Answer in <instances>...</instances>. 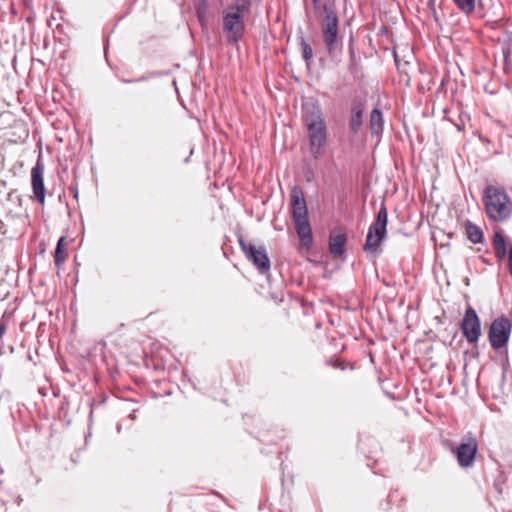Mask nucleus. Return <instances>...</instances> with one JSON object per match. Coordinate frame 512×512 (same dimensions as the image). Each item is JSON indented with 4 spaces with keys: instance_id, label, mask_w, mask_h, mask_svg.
<instances>
[{
    "instance_id": "obj_1",
    "label": "nucleus",
    "mask_w": 512,
    "mask_h": 512,
    "mask_svg": "<svg viewBox=\"0 0 512 512\" xmlns=\"http://www.w3.org/2000/svg\"><path fill=\"white\" fill-rule=\"evenodd\" d=\"M482 202L484 212L492 222H506L512 216V199L503 186L486 185L482 192Z\"/></svg>"
},
{
    "instance_id": "obj_2",
    "label": "nucleus",
    "mask_w": 512,
    "mask_h": 512,
    "mask_svg": "<svg viewBox=\"0 0 512 512\" xmlns=\"http://www.w3.org/2000/svg\"><path fill=\"white\" fill-rule=\"evenodd\" d=\"M303 119L308 130L310 152L314 159H318L323 155L327 142L326 123L320 109L312 104L303 106Z\"/></svg>"
},
{
    "instance_id": "obj_3",
    "label": "nucleus",
    "mask_w": 512,
    "mask_h": 512,
    "mask_svg": "<svg viewBox=\"0 0 512 512\" xmlns=\"http://www.w3.org/2000/svg\"><path fill=\"white\" fill-rule=\"evenodd\" d=\"M292 217L299 238L300 251H308L313 245L312 228L303 192L295 187L291 194Z\"/></svg>"
},
{
    "instance_id": "obj_4",
    "label": "nucleus",
    "mask_w": 512,
    "mask_h": 512,
    "mask_svg": "<svg viewBox=\"0 0 512 512\" xmlns=\"http://www.w3.org/2000/svg\"><path fill=\"white\" fill-rule=\"evenodd\" d=\"M246 11H239L227 7L222 11V30L229 44H237L245 32L244 15Z\"/></svg>"
},
{
    "instance_id": "obj_5",
    "label": "nucleus",
    "mask_w": 512,
    "mask_h": 512,
    "mask_svg": "<svg viewBox=\"0 0 512 512\" xmlns=\"http://www.w3.org/2000/svg\"><path fill=\"white\" fill-rule=\"evenodd\" d=\"M388 223V212L384 204L377 213L375 221L369 227L366 241L364 244V251L367 253L376 252L386 236Z\"/></svg>"
},
{
    "instance_id": "obj_6",
    "label": "nucleus",
    "mask_w": 512,
    "mask_h": 512,
    "mask_svg": "<svg viewBox=\"0 0 512 512\" xmlns=\"http://www.w3.org/2000/svg\"><path fill=\"white\" fill-rule=\"evenodd\" d=\"M325 13L321 20V32L329 54H333L338 48V26L339 21L334 9L329 5L323 6Z\"/></svg>"
},
{
    "instance_id": "obj_7",
    "label": "nucleus",
    "mask_w": 512,
    "mask_h": 512,
    "mask_svg": "<svg viewBox=\"0 0 512 512\" xmlns=\"http://www.w3.org/2000/svg\"><path fill=\"white\" fill-rule=\"evenodd\" d=\"M512 330V322L505 316L495 318L488 330V339L494 350L507 346Z\"/></svg>"
},
{
    "instance_id": "obj_8",
    "label": "nucleus",
    "mask_w": 512,
    "mask_h": 512,
    "mask_svg": "<svg viewBox=\"0 0 512 512\" xmlns=\"http://www.w3.org/2000/svg\"><path fill=\"white\" fill-rule=\"evenodd\" d=\"M239 245L246 258L253 263L260 273L265 274L270 269V260L264 246H256L239 238Z\"/></svg>"
},
{
    "instance_id": "obj_9",
    "label": "nucleus",
    "mask_w": 512,
    "mask_h": 512,
    "mask_svg": "<svg viewBox=\"0 0 512 512\" xmlns=\"http://www.w3.org/2000/svg\"><path fill=\"white\" fill-rule=\"evenodd\" d=\"M461 331L468 343L475 344L481 335V323L476 311L468 307L461 323Z\"/></svg>"
},
{
    "instance_id": "obj_10",
    "label": "nucleus",
    "mask_w": 512,
    "mask_h": 512,
    "mask_svg": "<svg viewBox=\"0 0 512 512\" xmlns=\"http://www.w3.org/2000/svg\"><path fill=\"white\" fill-rule=\"evenodd\" d=\"M478 450L476 438L468 433L456 450V457L461 467H470L474 463Z\"/></svg>"
},
{
    "instance_id": "obj_11",
    "label": "nucleus",
    "mask_w": 512,
    "mask_h": 512,
    "mask_svg": "<svg viewBox=\"0 0 512 512\" xmlns=\"http://www.w3.org/2000/svg\"><path fill=\"white\" fill-rule=\"evenodd\" d=\"M31 184L35 198L40 204L45 203L44 165L37 161L31 169Z\"/></svg>"
},
{
    "instance_id": "obj_12",
    "label": "nucleus",
    "mask_w": 512,
    "mask_h": 512,
    "mask_svg": "<svg viewBox=\"0 0 512 512\" xmlns=\"http://www.w3.org/2000/svg\"><path fill=\"white\" fill-rule=\"evenodd\" d=\"M364 110L365 104L362 100L353 101L349 126L351 131L355 134L358 133L362 127Z\"/></svg>"
},
{
    "instance_id": "obj_13",
    "label": "nucleus",
    "mask_w": 512,
    "mask_h": 512,
    "mask_svg": "<svg viewBox=\"0 0 512 512\" xmlns=\"http://www.w3.org/2000/svg\"><path fill=\"white\" fill-rule=\"evenodd\" d=\"M346 235L343 233H332L329 238V250L334 257H340L344 253Z\"/></svg>"
},
{
    "instance_id": "obj_14",
    "label": "nucleus",
    "mask_w": 512,
    "mask_h": 512,
    "mask_svg": "<svg viewBox=\"0 0 512 512\" xmlns=\"http://www.w3.org/2000/svg\"><path fill=\"white\" fill-rule=\"evenodd\" d=\"M369 127L372 135L379 136L384 130V117L380 109L374 108L371 111Z\"/></svg>"
},
{
    "instance_id": "obj_15",
    "label": "nucleus",
    "mask_w": 512,
    "mask_h": 512,
    "mask_svg": "<svg viewBox=\"0 0 512 512\" xmlns=\"http://www.w3.org/2000/svg\"><path fill=\"white\" fill-rule=\"evenodd\" d=\"M467 238L474 244L483 242L484 235L481 228L471 222H467L465 225Z\"/></svg>"
},
{
    "instance_id": "obj_16",
    "label": "nucleus",
    "mask_w": 512,
    "mask_h": 512,
    "mask_svg": "<svg viewBox=\"0 0 512 512\" xmlns=\"http://www.w3.org/2000/svg\"><path fill=\"white\" fill-rule=\"evenodd\" d=\"M493 248L496 256L502 258L506 255V243L504 237L500 233H495L492 240Z\"/></svg>"
},
{
    "instance_id": "obj_17",
    "label": "nucleus",
    "mask_w": 512,
    "mask_h": 512,
    "mask_svg": "<svg viewBox=\"0 0 512 512\" xmlns=\"http://www.w3.org/2000/svg\"><path fill=\"white\" fill-rule=\"evenodd\" d=\"M456 7L465 15H470L475 10V0H452Z\"/></svg>"
},
{
    "instance_id": "obj_18",
    "label": "nucleus",
    "mask_w": 512,
    "mask_h": 512,
    "mask_svg": "<svg viewBox=\"0 0 512 512\" xmlns=\"http://www.w3.org/2000/svg\"><path fill=\"white\" fill-rule=\"evenodd\" d=\"M64 242H65L64 236L60 237V239L57 242V246H56V250H55V257H54L55 265L57 267H60L64 263L65 258H66V254L64 253Z\"/></svg>"
},
{
    "instance_id": "obj_19",
    "label": "nucleus",
    "mask_w": 512,
    "mask_h": 512,
    "mask_svg": "<svg viewBox=\"0 0 512 512\" xmlns=\"http://www.w3.org/2000/svg\"><path fill=\"white\" fill-rule=\"evenodd\" d=\"M209 4L207 0H200L197 5V16L199 21L204 24L208 12Z\"/></svg>"
},
{
    "instance_id": "obj_20",
    "label": "nucleus",
    "mask_w": 512,
    "mask_h": 512,
    "mask_svg": "<svg viewBox=\"0 0 512 512\" xmlns=\"http://www.w3.org/2000/svg\"><path fill=\"white\" fill-rule=\"evenodd\" d=\"M301 49H302V57L306 62L310 61L313 57V51L311 46L305 41L303 37H301Z\"/></svg>"
},
{
    "instance_id": "obj_21",
    "label": "nucleus",
    "mask_w": 512,
    "mask_h": 512,
    "mask_svg": "<svg viewBox=\"0 0 512 512\" xmlns=\"http://www.w3.org/2000/svg\"><path fill=\"white\" fill-rule=\"evenodd\" d=\"M233 3L230 6L231 8H235L239 11H248L251 6V0H232Z\"/></svg>"
},
{
    "instance_id": "obj_22",
    "label": "nucleus",
    "mask_w": 512,
    "mask_h": 512,
    "mask_svg": "<svg viewBox=\"0 0 512 512\" xmlns=\"http://www.w3.org/2000/svg\"><path fill=\"white\" fill-rule=\"evenodd\" d=\"M332 365H333L334 368H338L340 370H345L346 367H347V363L346 362L335 361V362H333Z\"/></svg>"
},
{
    "instance_id": "obj_23",
    "label": "nucleus",
    "mask_w": 512,
    "mask_h": 512,
    "mask_svg": "<svg viewBox=\"0 0 512 512\" xmlns=\"http://www.w3.org/2000/svg\"><path fill=\"white\" fill-rule=\"evenodd\" d=\"M6 330H7V325L5 324V322L3 320H1L0 321V340L4 336Z\"/></svg>"
},
{
    "instance_id": "obj_24",
    "label": "nucleus",
    "mask_w": 512,
    "mask_h": 512,
    "mask_svg": "<svg viewBox=\"0 0 512 512\" xmlns=\"http://www.w3.org/2000/svg\"><path fill=\"white\" fill-rule=\"evenodd\" d=\"M427 6L430 12H434V10L436 9L435 0H428Z\"/></svg>"
},
{
    "instance_id": "obj_25",
    "label": "nucleus",
    "mask_w": 512,
    "mask_h": 512,
    "mask_svg": "<svg viewBox=\"0 0 512 512\" xmlns=\"http://www.w3.org/2000/svg\"><path fill=\"white\" fill-rule=\"evenodd\" d=\"M433 18L437 21L438 20V15H437V12H436V9L434 10V12H431Z\"/></svg>"
},
{
    "instance_id": "obj_26",
    "label": "nucleus",
    "mask_w": 512,
    "mask_h": 512,
    "mask_svg": "<svg viewBox=\"0 0 512 512\" xmlns=\"http://www.w3.org/2000/svg\"><path fill=\"white\" fill-rule=\"evenodd\" d=\"M281 482H282V484H284V475L281 478Z\"/></svg>"
}]
</instances>
